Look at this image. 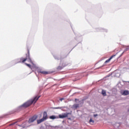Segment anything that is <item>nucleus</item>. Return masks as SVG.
<instances>
[{"label": "nucleus", "mask_w": 129, "mask_h": 129, "mask_svg": "<svg viewBox=\"0 0 129 129\" xmlns=\"http://www.w3.org/2000/svg\"><path fill=\"white\" fill-rule=\"evenodd\" d=\"M69 114H71V113L66 112L59 115L58 116L59 118H65V117H68V115H69Z\"/></svg>", "instance_id": "5"}, {"label": "nucleus", "mask_w": 129, "mask_h": 129, "mask_svg": "<svg viewBox=\"0 0 129 129\" xmlns=\"http://www.w3.org/2000/svg\"><path fill=\"white\" fill-rule=\"evenodd\" d=\"M29 60V61L30 62V63H33V61H32V59H31V57H30V50L29 49H28V54H26V58H21V61H22V63H25L27 60Z\"/></svg>", "instance_id": "3"}, {"label": "nucleus", "mask_w": 129, "mask_h": 129, "mask_svg": "<svg viewBox=\"0 0 129 129\" xmlns=\"http://www.w3.org/2000/svg\"><path fill=\"white\" fill-rule=\"evenodd\" d=\"M39 73H41V74H43L44 75H47V74H50V72H47L46 71H39Z\"/></svg>", "instance_id": "8"}, {"label": "nucleus", "mask_w": 129, "mask_h": 129, "mask_svg": "<svg viewBox=\"0 0 129 129\" xmlns=\"http://www.w3.org/2000/svg\"><path fill=\"white\" fill-rule=\"evenodd\" d=\"M38 118V116L37 115H34L33 116L31 117V118H29L28 120V122L29 123H32V122H34L35 120H36Z\"/></svg>", "instance_id": "6"}, {"label": "nucleus", "mask_w": 129, "mask_h": 129, "mask_svg": "<svg viewBox=\"0 0 129 129\" xmlns=\"http://www.w3.org/2000/svg\"><path fill=\"white\" fill-rule=\"evenodd\" d=\"M50 118L51 119H55V118H56V116L52 115V116H50Z\"/></svg>", "instance_id": "12"}, {"label": "nucleus", "mask_w": 129, "mask_h": 129, "mask_svg": "<svg viewBox=\"0 0 129 129\" xmlns=\"http://www.w3.org/2000/svg\"><path fill=\"white\" fill-rule=\"evenodd\" d=\"M89 121L90 122H92V123H94V120H92V119H90Z\"/></svg>", "instance_id": "14"}, {"label": "nucleus", "mask_w": 129, "mask_h": 129, "mask_svg": "<svg viewBox=\"0 0 129 129\" xmlns=\"http://www.w3.org/2000/svg\"><path fill=\"white\" fill-rule=\"evenodd\" d=\"M129 95V91H124L122 93V95Z\"/></svg>", "instance_id": "9"}, {"label": "nucleus", "mask_w": 129, "mask_h": 129, "mask_svg": "<svg viewBox=\"0 0 129 129\" xmlns=\"http://www.w3.org/2000/svg\"><path fill=\"white\" fill-rule=\"evenodd\" d=\"M98 115L97 114H94V117H96V116H97Z\"/></svg>", "instance_id": "17"}, {"label": "nucleus", "mask_w": 129, "mask_h": 129, "mask_svg": "<svg viewBox=\"0 0 129 129\" xmlns=\"http://www.w3.org/2000/svg\"><path fill=\"white\" fill-rule=\"evenodd\" d=\"M54 108H55V109H61V107H55Z\"/></svg>", "instance_id": "15"}, {"label": "nucleus", "mask_w": 129, "mask_h": 129, "mask_svg": "<svg viewBox=\"0 0 129 129\" xmlns=\"http://www.w3.org/2000/svg\"><path fill=\"white\" fill-rule=\"evenodd\" d=\"M122 54H123V52L118 57V58H120V57H121V56H122Z\"/></svg>", "instance_id": "16"}, {"label": "nucleus", "mask_w": 129, "mask_h": 129, "mask_svg": "<svg viewBox=\"0 0 129 129\" xmlns=\"http://www.w3.org/2000/svg\"><path fill=\"white\" fill-rule=\"evenodd\" d=\"M40 97H41V96H36L33 99H31L26 101L20 106V108H27V107L31 106L33 103H36Z\"/></svg>", "instance_id": "1"}, {"label": "nucleus", "mask_w": 129, "mask_h": 129, "mask_svg": "<svg viewBox=\"0 0 129 129\" xmlns=\"http://www.w3.org/2000/svg\"><path fill=\"white\" fill-rule=\"evenodd\" d=\"M59 100H60L61 101H62V100H64V98H61L59 99Z\"/></svg>", "instance_id": "18"}, {"label": "nucleus", "mask_w": 129, "mask_h": 129, "mask_svg": "<svg viewBox=\"0 0 129 129\" xmlns=\"http://www.w3.org/2000/svg\"><path fill=\"white\" fill-rule=\"evenodd\" d=\"M59 66L57 67V70H62L64 67H66L67 66V64L64 62V61L60 60V62L59 63Z\"/></svg>", "instance_id": "4"}, {"label": "nucleus", "mask_w": 129, "mask_h": 129, "mask_svg": "<svg viewBox=\"0 0 129 129\" xmlns=\"http://www.w3.org/2000/svg\"><path fill=\"white\" fill-rule=\"evenodd\" d=\"M102 94L103 96H106V92L104 90H102Z\"/></svg>", "instance_id": "11"}, {"label": "nucleus", "mask_w": 129, "mask_h": 129, "mask_svg": "<svg viewBox=\"0 0 129 129\" xmlns=\"http://www.w3.org/2000/svg\"><path fill=\"white\" fill-rule=\"evenodd\" d=\"M73 107L74 108H78V107H79V104H75L73 105Z\"/></svg>", "instance_id": "10"}, {"label": "nucleus", "mask_w": 129, "mask_h": 129, "mask_svg": "<svg viewBox=\"0 0 129 129\" xmlns=\"http://www.w3.org/2000/svg\"><path fill=\"white\" fill-rule=\"evenodd\" d=\"M46 119H48V114L47 112H44L43 117L40 119L37 120V124H40V123L45 121Z\"/></svg>", "instance_id": "2"}, {"label": "nucleus", "mask_w": 129, "mask_h": 129, "mask_svg": "<svg viewBox=\"0 0 129 129\" xmlns=\"http://www.w3.org/2000/svg\"><path fill=\"white\" fill-rule=\"evenodd\" d=\"M117 54H118V52H117L115 54H113L112 56H111L109 58H108L105 61V63L106 64V63H109V62H110V60H111V59H112V58H113V57H115V56H116V55H117Z\"/></svg>", "instance_id": "7"}, {"label": "nucleus", "mask_w": 129, "mask_h": 129, "mask_svg": "<svg viewBox=\"0 0 129 129\" xmlns=\"http://www.w3.org/2000/svg\"><path fill=\"white\" fill-rule=\"evenodd\" d=\"M25 65H26V66H28V67H29V68H31V64L27 63H25Z\"/></svg>", "instance_id": "13"}]
</instances>
